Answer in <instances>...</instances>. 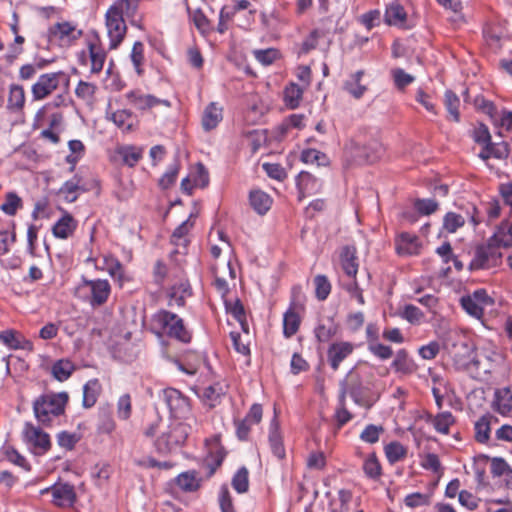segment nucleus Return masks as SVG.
I'll list each match as a JSON object with an SVG mask.
<instances>
[{
  "mask_svg": "<svg viewBox=\"0 0 512 512\" xmlns=\"http://www.w3.org/2000/svg\"><path fill=\"white\" fill-rule=\"evenodd\" d=\"M74 369L75 366L70 360L60 359L52 365L51 373L55 379L63 382L71 376Z\"/></svg>",
  "mask_w": 512,
  "mask_h": 512,
  "instance_id": "nucleus-41",
  "label": "nucleus"
},
{
  "mask_svg": "<svg viewBox=\"0 0 512 512\" xmlns=\"http://www.w3.org/2000/svg\"><path fill=\"white\" fill-rule=\"evenodd\" d=\"M493 407L501 415H507L512 411V392L509 388L498 389L495 392Z\"/></svg>",
  "mask_w": 512,
  "mask_h": 512,
  "instance_id": "nucleus-35",
  "label": "nucleus"
},
{
  "mask_svg": "<svg viewBox=\"0 0 512 512\" xmlns=\"http://www.w3.org/2000/svg\"><path fill=\"white\" fill-rule=\"evenodd\" d=\"M300 326V317L293 308H289L283 315V335L291 338Z\"/></svg>",
  "mask_w": 512,
  "mask_h": 512,
  "instance_id": "nucleus-40",
  "label": "nucleus"
},
{
  "mask_svg": "<svg viewBox=\"0 0 512 512\" xmlns=\"http://www.w3.org/2000/svg\"><path fill=\"white\" fill-rule=\"evenodd\" d=\"M352 351L353 345L350 342H335L331 344L327 351L331 368L336 371L341 362L347 358Z\"/></svg>",
  "mask_w": 512,
  "mask_h": 512,
  "instance_id": "nucleus-17",
  "label": "nucleus"
},
{
  "mask_svg": "<svg viewBox=\"0 0 512 512\" xmlns=\"http://www.w3.org/2000/svg\"><path fill=\"white\" fill-rule=\"evenodd\" d=\"M179 172V163L177 161H174L172 164L169 165L166 172L163 174V176L159 180V186L162 189H168L170 186H172L176 179Z\"/></svg>",
  "mask_w": 512,
  "mask_h": 512,
  "instance_id": "nucleus-57",
  "label": "nucleus"
},
{
  "mask_svg": "<svg viewBox=\"0 0 512 512\" xmlns=\"http://www.w3.org/2000/svg\"><path fill=\"white\" fill-rule=\"evenodd\" d=\"M352 418V414L346 408V387H342L339 394L338 406L335 411V419L338 424V427H342L343 425L348 423Z\"/></svg>",
  "mask_w": 512,
  "mask_h": 512,
  "instance_id": "nucleus-42",
  "label": "nucleus"
},
{
  "mask_svg": "<svg viewBox=\"0 0 512 512\" xmlns=\"http://www.w3.org/2000/svg\"><path fill=\"white\" fill-rule=\"evenodd\" d=\"M21 206V198L13 192L6 195L5 201L1 204V210L7 215H14Z\"/></svg>",
  "mask_w": 512,
  "mask_h": 512,
  "instance_id": "nucleus-59",
  "label": "nucleus"
},
{
  "mask_svg": "<svg viewBox=\"0 0 512 512\" xmlns=\"http://www.w3.org/2000/svg\"><path fill=\"white\" fill-rule=\"evenodd\" d=\"M207 446V458L206 463L210 467V474H213L217 467H219L224 460L225 452L220 446L218 436H214L206 441Z\"/></svg>",
  "mask_w": 512,
  "mask_h": 512,
  "instance_id": "nucleus-20",
  "label": "nucleus"
},
{
  "mask_svg": "<svg viewBox=\"0 0 512 512\" xmlns=\"http://www.w3.org/2000/svg\"><path fill=\"white\" fill-rule=\"evenodd\" d=\"M86 191L87 189L81 185V177L76 174L71 179L64 182L59 189V194L66 202L73 203L78 199L81 193Z\"/></svg>",
  "mask_w": 512,
  "mask_h": 512,
  "instance_id": "nucleus-21",
  "label": "nucleus"
},
{
  "mask_svg": "<svg viewBox=\"0 0 512 512\" xmlns=\"http://www.w3.org/2000/svg\"><path fill=\"white\" fill-rule=\"evenodd\" d=\"M67 401L66 392L42 395L33 403L34 415L40 423L49 424L54 417L64 413Z\"/></svg>",
  "mask_w": 512,
  "mask_h": 512,
  "instance_id": "nucleus-3",
  "label": "nucleus"
},
{
  "mask_svg": "<svg viewBox=\"0 0 512 512\" xmlns=\"http://www.w3.org/2000/svg\"><path fill=\"white\" fill-rule=\"evenodd\" d=\"M315 293L318 300H325L331 292V284L325 275H317L314 279Z\"/></svg>",
  "mask_w": 512,
  "mask_h": 512,
  "instance_id": "nucleus-55",
  "label": "nucleus"
},
{
  "mask_svg": "<svg viewBox=\"0 0 512 512\" xmlns=\"http://www.w3.org/2000/svg\"><path fill=\"white\" fill-rule=\"evenodd\" d=\"M176 485L184 492H194L201 485V478L195 470L180 473L175 478Z\"/></svg>",
  "mask_w": 512,
  "mask_h": 512,
  "instance_id": "nucleus-32",
  "label": "nucleus"
},
{
  "mask_svg": "<svg viewBox=\"0 0 512 512\" xmlns=\"http://www.w3.org/2000/svg\"><path fill=\"white\" fill-rule=\"evenodd\" d=\"M77 227V222L70 214L63 215L53 226L52 233L56 238L67 239Z\"/></svg>",
  "mask_w": 512,
  "mask_h": 512,
  "instance_id": "nucleus-28",
  "label": "nucleus"
},
{
  "mask_svg": "<svg viewBox=\"0 0 512 512\" xmlns=\"http://www.w3.org/2000/svg\"><path fill=\"white\" fill-rule=\"evenodd\" d=\"M106 119L113 122L122 132H131L134 129L133 113L129 109H118L115 111L107 109Z\"/></svg>",
  "mask_w": 512,
  "mask_h": 512,
  "instance_id": "nucleus-19",
  "label": "nucleus"
},
{
  "mask_svg": "<svg viewBox=\"0 0 512 512\" xmlns=\"http://www.w3.org/2000/svg\"><path fill=\"white\" fill-rule=\"evenodd\" d=\"M386 458L390 464H395L404 459L407 449L398 441H392L384 447Z\"/></svg>",
  "mask_w": 512,
  "mask_h": 512,
  "instance_id": "nucleus-43",
  "label": "nucleus"
},
{
  "mask_svg": "<svg viewBox=\"0 0 512 512\" xmlns=\"http://www.w3.org/2000/svg\"><path fill=\"white\" fill-rule=\"evenodd\" d=\"M196 427L197 425L191 421L172 420L167 429L156 439V450L166 454L182 446Z\"/></svg>",
  "mask_w": 512,
  "mask_h": 512,
  "instance_id": "nucleus-2",
  "label": "nucleus"
},
{
  "mask_svg": "<svg viewBox=\"0 0 512 512\" xmlns=\"http://www.w3.org/2000/svg\"><path fill=\"white\" fill-rule=\"evenodd\" d=\"M297 187L303 196L317 193L321 187L320 181L309 172L302 171L297 178Z\"/></svg>",
  "mask_w": 512,
  "mask_h": 512,
  "instance_id": "nucleus-33",
  "label": "nucleus"
},
{
  "mask_svg": "<svg viewBox=\"0 0 512 512\" xmlns=\"http://www.w3.org/2000/svg\"><path fill=\"white\" fill-rule=\"evenodd\" d=\"M301 160L307 164H317L318 166H325L329 163L327 156L316 149H305L301 153Z\"/></svg>",
  "mask_w": 512,
  "mask_h": 512,
  "instance_id": "nucleus-52",
  "label": "nucleus"
},
{
  "mask_svg": "<svg viewBox=\"0 0 512 512\" xmlns=\"http://www.w3.org/2000/svg\"><path fill=\"white\" fill-rule=\"evenodd\" d=\"M0 340L9 349L33 350V343L30 340L26 339L21 333L11 329L0 333Z\"/></svg>",
  "mask_w": 512,
  "mask_h": 512,
  "instance_id": "nucleus-18",
  "label": "nucleus"
},
{
  "mask_svg": "<svg viewBox=\"0 0 512 512\" xmlns=\"http://www.w3.org/2000/svg\"><path fill=\"white\" fill-rule=\"evenodd\" d=\"M25 91L21 85L12 84L9 87L7 110L11 113H20L25 105Z\"/></svg>",
  "mask_w": 512,
  "mask_h": 512,
  "instance_id": "nucleus-26",
  "label": "nucleus"
},
{
  "mask_svg": "<svg viewBox=\"0 0 512 512\" xmlns=\"http://www.w3.org/2000/svg\"><path fill=\"white\" fill-rule=\"evenodd\" d=\"M65 78L66 74L63 71L40 75L31 88L33 99L39 101L46 98L58 88L60 81Z\"/></svg>",
  "mask_w": 512,
  "mask_h": 512,
  "instance_id": "nucleus-12",
  "label": "nucleus"
},
{
  "mask_svg": "<svg viewBox=\"0 0 512 512\" xmlns=\"http://www.w3.org/2000/svg\"><path fill=\"white\" fill-rule=\"evenodd\" d=\"M223 120V107L218 102H210L203 111L201 125L205 132L214 130Z\"/></svg>",
  "mask_w": 512,
  "mask_h": 512,
  "instance_id": "nucleus-15",
  "label": "nucleus"
},
{
  "mask_svg": "<svg viewBox=\"0 0 512 512\" xmlns=\"http://www.w3.org/2000/svg\"><path fill=\"white\" fill-rule=\"evenodd\" d=\"M107 58L106 50L98 41H88L87 51L83 50L78 54V60L81 65L90 62V72L99 74L104 67Z\"/></svg>",
  "mask_w": 512,
  "mask_h": 512,
  "instance_id": "nucleus-10",
  "label": "nucleus"
},
{
  "mask_svg": "<svg viewBox=\"0 0 512 512\" xmlns=\"http://www.w3.org/2000/svg\"><path fill=\"white\" fill-rule=\"evenodd\" d=\"M420 465L423 469L433 473H440L442 471L440 459L435 453H427L421 456Z\"/></svg>",
  "mask_w": 512,
  "mask_h": 512,
  "instance_id": "nucleus-58",
  "label": "nucleus"
},
{
  "mask_svg": "<svg viewBox=\"0 0 512 512\" xmlns=\"http://www.w3.org/2000/svg\"><path fill=\"white\" fill-rule=\"evenodd\" d=\"M225 393L226 387L223 384L217 382L205 387L202 391L201 397L203 401L212 408L220 402L221 397L225 395Z\"/></svg>",
  "mask_w": 512,
  "mask_h": 512,
  "instance_id": "nucleus-37",
  "label": "nucleus"
},
{
  "mask_svg": "<svg viewBox=\"0 0 512 512\" xmlns=\"http://www.w3.org/2000/svg\"><path fill=\"white\" fill-rule=\"evenodd\" d=\"M131 61L138 75L142 74L141 65L144 60V45L140 41H136L133 44L132 51L130 54Z\"/></svg>",
  "mask_w": 512,
  "mask_h": 512,
  "instance_id": "nucleus-61",
  "label": "nucleus"
},
{
  "mask_svg": "<svg viewBox=\"0 0 512 512\" xmlns=\"http://www.w3.org/2000/svg\"><path fill=\"white\" fill-rule=\"evenodd\" d=\"M105 19L109 37V48L116 49L123 41L127 30L124 16L115 11V9L109 8L105 14Z\"/></svg>",
  "mask_w": 512,
  "mask_h": 512,
  "instance_id": "nucleus-11",
  "label": "nucleus"
},
{
  "mask_svg": "<svg viewBox=\"0 0 512 512\" xmlns=\"http://www.w3.org/2000/svg\"><path fill=\"white\" fill-rule=\"evenodd\" d=\"M125 99L128 105L140 112H146L158 105H163L167 108L171 106L169 100L157 98L154 95L145 93L141 89L128 91L125 94Z\"/></svg>",
  "mask_w": 512,
  "mask_h": 512,
  "instance_id": "nucleus-9",
  "label": "nucleus"
},
{
  "mask_svg": "<svg viewBox=\"0 0 512 512\" xmlns=\"http://www.w3.org/2000/svg\"><path fill=\"white\" fill-rule=\"evenodd\" d=\"M52 504L59 508H71L77 501L75 487L68 482H57L51 485Z\"/></svg>",
  "mask_w": 512,
  "mask_h": 512,
  "instance_id": "nucleus-13",
  "label": "nucleus"
},
{
  "mask_svg": "<svg viewBox=\"0 0 512 512\" xmlns=\"http://www.w3.org/2000/svg\"><path fill=\"white\" fill-rule=\"evenodd\" d=\"M489 240L498 248L512 247V224L508 220L502 221Z\"/></svg>",
  "mask_w": 512,
  "mask_h": 512,
  "instance_id": "nucleus-23",
  "label": "nucleus"
},
{
  "mask_svg": "<svg viewBox=\"0 0 512 512\" xmlns=\"http://www.w3.org/2000/svg\"><path fill=\"white\" fill-rule=\"evenodd\" d=\"M502 253L499 248L488 240L486 245L479 246L470 262V269H491L499 266L502 261Z\"/></svg>",
  "mask_w": 512,
  "mask_h": 512,
  "instance_id": "nucleus-7",
  "label": "nucleus"
},
{
  "mask_svg": "<svg viewBox=\"0 0 512 512\" xmlns=\"http://www.w3.org/2000/svg\"><path fill=\"white\" fill-rule=\"evenodd\" d=\"M116 152L121 157L123 164L134 167L142 158L143 148L134 145H123L119 146Z\"/></svg>",
  "mask_w": 512,
  "mask_h": 512,
  "instance_id": "nucleus-36",
  "label": "nucleus"
},
{
  "mask_svg": "<svg viewBox=\"0 0 512 512\" xmlns=\"http://www.w3.org/2000/svg\"><path fill=\"white\" fill-rule=\"evenodd\" d=\"M384 428L381 425L368 424L365 426L363 431L360 433V440L364 443L375 444L379 441L381 434H383Z\"/></svg>",
  "mask_w": 512,
  "mask_h": 512,
  "instance_id": "nucleus-51",
  "label": "nucleus"
},
{
  "mask_svg": "<svg viewBox=\"0 0 512 512\" xmlns=\"http://www.w3.org/2000/svg\"><path fill=\"white\" fill-rule=\"evenodd\" d=\"M22 435L24 442L33 454L44 455L49 451L51 447L50 436L40 427L26 422L22 431Z\"/></svg>",
  "mask_w": 512,
  "mask_h": 512,
  "instance_id": "nucleus-6",
  "label": "nucleus"
},
{
  "mask_svg": "<svg viewBox=\"0 0 512 512\" xmlns=\"http://www.w3.org/2000/svg\"><path fill=\"white\" fill-rule=\"evenodd\" d=\"M391 367L395 370V372L402 375L412 374L416 370V364L409 357L405 349H400L397 351L395 358L391 363Z\"/></svg>",
  "mask_w": 512,
  "mask_h": 512,
  "instance_id": "nucleus-30",
  "label": "nucleus"
},
{
  "mask_svg": "<svg viewBox=\"0 0 512 512\" xmlns=\"http://www.w3.org/2000/svg\"><path fill=\"white\" fill-rule=\"evenodd\" d=\"M363 471L368 478L373 480L381 476L382 468L375 453H371L367 456L363 463Z\"/></svg>",
  "mask_w": 512,
  "mask_h": 512,
  "instance_id": "nucleus-50",
  "label": "nucleus"
},
{
  "mask_svg": "<svg viewBox=\"0 0 512 512\" xmlns=\"http://www.w3.org/2000/svg\"><path fill=\"white\" fill-rule=\"evenodd\" d=\"M363 75L364 71L358 70L351 74L349 79H347L343 84L344 90L347 91L355 99H360L367 90V87L361 84Z\"/></svg>",
  "mask_w": 512,
  "mask_h": 512,
  "instance_id": "nucleus-34",
  "label": "nucleus"
},
{
  "mask_svg": "<svg viewBox=\"0 0 512 512\" xmlns=\"http://www.w3.org/2000/svg\"><path fill=\"white\" fill-rule=\"evenodd\" d=\"M232 486L238 493H245L249 487L248 470L241 467L232 478Z\"/></svg>",
  "mask_w": 512,
  "mask_h": 512,
  "instance_id": "nucleus-56",
  "label": "nucleus"
},
{
  "mask_svg": "<svg viewBox=\"0 0 512 512\" xmlns=\"http://www.w3.org/2000/svg\"><path fill=\"white\" fill-rule=\"evenodd\" d=\"M455 422L454 416L451 412L445 411L437 414L433 421L434 429L441 434H448L450 430V426Z\"/></svg>",
  "mask_w": 512,
  "mask_h": 512,
  "instance_id": "nucleus-47",
  "label": "nucleus"
},
{
  "mask_svg": "<svg viewBox=\"0 0 512 512\" xmlns=\"http://www.w3.org/2000/svg\"><path fill=\"white\" fill-rule=\"evenodd\" d=\"M399 315L413 325L421 323L424 318V313L417 306L412 304H406Z\"/></svg>",
  "mask_w": 512,
  "mask_h": 512,
  "instance_id": "nucleus-53",
  "label": "nucleus"
},
{
  "mask_svg": "<svg viewBox=\"0 0 512 512\" xmlns=\"http://www.w3.org/2000/svg\"><path fill=\"white\" fill-rule=\"evenodd\" d=\"M268 441L273 455L278 459H283L285 457V448L276 417H274L270 422Z\"/></svg>",
  "mask_w": 512,
  "mask_h": 512,
  "instance_id": "nucleus-22",
  "label": "nucleus"
},
{
  "mask_svg": "<svg viewBox=\"0 0 512 512\" xmlns=\"http://www.w3.org/2000/svg\"><path fill=\"white\" fill-rule=\"evenodd\" d=\"M415 210L424 216L431 215L438 209V203L434 199H416L414 201Z\"/></svg>",
  "mask_w": 512,
  "mask_h": 512,
  "instance_id": "nucleus-62",
  "label": "nucleus"
},
{
  "mask_svg": "<svg viewBox=\"0 0 512 512\" xmlns=\"http://www.w3.org/2000/svg\"><path fill=\"white\" fill-rule=\"evenodd\" d=\"M83 34L76 24L61 21L50 26L48 35L50 41L57 42L61 47L72 46Z\"/></svg>",
  "mask_w": 512,
  "mask_h": 512,
  "instance_id": "nucleus-8",
  "label": "nucleus"
},
{
  "mask_svg": "<svg viewBox=\"0 0 512 512\" xmlns=\"http://www.w3.org/2000/svg\"><path fill=\"white\" fill-rule=\"evenodd\" d=\"M462 309L472 318L483 321L484 311L487 307L491 306L494 301L488 295L484 288L474 290L472 293L463 295L460 300Z\"/></svg>",
  "mask_w": 512,
  "mask_h": 512,
  "instance_id": "nucleus-5",
  "label": "nucleus"
},
{
  "mask_svg": "<svg viewBox=\"0 0 512 512\" xmlns=\"http://www.w3.org/2000/svg\"><path fill=\"white\" fill-rule=\"evenodd\" d=\"M302 95L303 89L299 85L291 83L289 86L286 87L284 91V99L286 105L289 106L291 109L297 108L302 99Z\"/></svg>",
  "mask_w": 512,
  "mask_h": 512,
  "instance_id": "nucleus-48",
  "label": "nucleus"
},
{
  "mask_svg": "<svg viewBox=\"0 0 512 512\" xmlns=\"http://www.w3.org/2000/svg\"><path fill=\"white\" fill-rule=\"evenodd\" d=\"M483 109L484 111L494 119L496 124H499L505 130L512 132V111H508L503 109L500 112L499 117H496V107L490 101H483Z\"/></svg>",
  "mask_w": 512,
  "mask_h": 512,
  "instance_id": "nucleus-29",
  "label": "nucleus"
},
{
  "mask_svg": "<svg viewBox=\"0 0 512 512\" xmlns=\"http://www.w3.org/2000/svg\"><path fill=\"white\" fill-rule=\"evenodd\" d=\"M249 201L251 207L260 215H264L272 204L270 196L261 190L251 191Z\"/></svg>",
  "mask_w": 512,
  "mask_h": 512,
  "instance_id": "nucleus-38",
  "label": "nucleus"
},
{
  "mask_svg": "<svg viewBox=\"0 0 512 512\" xmlns=\"http://www.w3.org/2000/svg\"><path fill=\"white\" fill-rule=\"evenodd\" d=\"M91 290L92 306H99L105 303L110 294V285L107 280H91L88 282Z\"/></svg>",
  "mask_w": 512,
  "mask_h": 512,
  "instance_id": "nucleus-25",
  "label": "nucleus"
},
{
  "mask_svg": "<svg viewBox=\"0 0 512 512\" xmlns=\"http://www.w3.org/2000/svg\"><path fill=\"white\" fill-rule=\"evenodd\" d=\"M385 23L390 26L408 29L411 25L407 21V13L404 7L397 1L391 2L387 5L384 14Z\"/></svg>",
  "mask_w": 512,
  "mask_h": 512,
  "instance_id": "nucleus-14",
  "label": "nucleus"
},
{
  "mask_svg": "<svg viewBox=\"0 0 512 512\" xmlns=\"http://www.w3.org/2000/svg\"><path fill=\"white\" fill-rule=\"evenodd\" d=\"M190 294V286L187 282L175 284L168 292V305L171 307H182Z\"/></svg>",
  "mask_w": 512,
  "mask_h": 512,
  "instance_id": "nucleus-31",
  "label": "nucleus"
},
{
  "mask_svg": "<svg viewBox=\"0 0 512 512\" xmlns=\"http://www.w3.org/2000/svg\"><path fill=\"white\" fill-rule=\"evenodd\" d=\"M444 105L449 115L455 122L460 121V99L459 97L451 90H446L444 94Z\"/></svg>",
  "mask_w": 512,
  "mask_h": 512,
  "instance_id": "nucleus-46",
  "label": "nucleus"
},
{
  "mask_svg": "<svg viewBox=\"0 0 512 512\" xmlns=\"http://www.w3.org/2000/svg\"><path fill=\"white\" fill-rule=\"evenodd\" d=\"M366 153H364V161L373 162L380 158L384 152L382 143L377 140H371L365 145Z\"/></svg>",
  "mask_w": 512,
  "mask_h": 512,
  "instance_id": "nucleus-63",
  "label": "nucleus"
},
{
  "mask_svg": "<svg viewBox=\"0 0 512 512\" xmlns=\"http://www.w3.org/2000/svg\"><path fill=\"white\" fill-rule=\"evenodd\" d=\"M163 400L174 420L191 421L198 425L197 419L191 415L189 398L175 388L163 390Z\"/></svg>",
  "mask_w": 512,
  "mask_h": 512,
  "instance_id": "nucleus-4",
  "label": "nucleus"
},
{
  "mask_svg": "<svg viewBox=\"0 0 512 512\" xmlns=\"http://www.w3.org/2000/svg\"><path fill=\"white\" fill-rule=\"evenodd\" d=\"M252 54L263 66L271 65L280 57V52L276 48L255 49Z\"/></svg>",
  "mask_w": 512,
  "mask_h": 512,
  "instance_id": "nucleus-49",
  "label": "nucleus"
},
{
  "mask_svg": "<svg viewBox=\"0 0 512 512\" xmlns=\"http://www.w3.org/2000/svg\"><path fill=\"white\" fill-rule=\"evenodd\" d=\"M139 6V0H117L110 9H115L126 18H134Z\"/></svg>",
  "mask_w": 512,
  "mask_h": 512,
  "instance_id": "nucleus-45",
  "label": "nucleus"
},
{
  "mask_svg": "<svg viewBox=\"0 0 512 512\" xmlns=\"http://www.w3.org/2000/svg\"><path fill=\"white\" fill-rule=\"evenodd\" d=\"M341 267L344 273L353 279L358 272V263L355 255V249L351 246H345L340 254Z\"/></svg>",
  "mask_w": 512,
  "mask_h": 512,
  "instance_id": "nucleus-27",
  "label": "nucleus"
},
{
  "mask_svg": "<svg viewBox=\"0 0 512 512\" xmlns=\"http://www.w3.org/2000/svg\"><path fill=\"white\" fill-rule=\"evenodd\" d=\"M151 330L159 338L167 336L184 344L189 343L192 339V334L186 328L183 319L164 309L152 315Z\"/></svg>",
  "mask_w": 512,
  "mask_h": 512,
  "instance_id": "nucleus-1",
  "label": "nucleus"
},
{
  "mask_svg": "<svg viewBox=\"0 0 512 512\" xmlns=\"http://www.w3.org/2000/svg\"><path fill=\"white\" fill-rule=\"evenodd\" d=\"M337 332V327L333 323L318 324L314 330L315 337L319 342H327Z\"/></svg>",
  "mask_w": 512,
  "mask_h": 512,
  "instance_id": "nucleus-60",
  "label": "nucleus"
},
{
  "mask_svg": "<svg viewBox=\"0 0 512 512\" xmlns=\"http://www.w3.org/2000/svg\"><path fill=\"white\" fill-rule=\"evenodd\" d=\"M420 249V239L414 234L403 232L396 239V251L401 256L417 255Z\"/></svg>",
  "mask_w": 512,
  "mask_h": 512,
  "instance_id": "nucleus-16",
  "label": "nucleus"
},
{
  "mask_svg": "<svg viewBox=\"0 0 512 512\" xmlns=\"http://www.w3.org/2000/svg\"><path fill=\"white\" fill-rule=\"evenodd\" d=\"M194 215L191 213L188 219L183 221L172 233L171 235V242L175 246H186L187 239L186 236L189 233L190 229L193 227V222H191V218Z\"/></svg>",
  "mask_w": 512,
  "mask_h": 512,
  "instance_id": "nucleus-44",
  "label": "nucleus"
},
{
  "mask_svg": "<svg viewBox=\"0 0 512 512\" xmlns=\"http://www.w3.org/2000/svg\"><path fill=\"white\" fill-rule=\"evenodd\" d=\"M344 149L345 153L351 159L359 162L364 161V153H366L365 146L351 140L348 143H345Z\"/></svg>",
  "mask_w": 512,
  "mask_h": 512,
  "instance_id": "nucleus-64",
  "label": "nucleus"
},
{
  "mask_svg": "<svg viewBox=\"0 0 512 512\" xmlns=\"http://www.w3.org/2000/svg\"><path fill=\"white\" fill-rule=\"evenodd\" d=\"M101 391L98 379H91L83 386V406L91 408L97 402Z\"/></svg>",
  "mask_w": 512,
  "mask_h": 512,
  "instance_id": "nucleus-39",
  "label": "nucleus"
},
{
  "mask_svg": "<svg viewBox=\"0 0 512 512\" xmlns=\"http://www.w3.org/2000/svg\"><path fill=\"white\" fill-rule=\"evenodd\" d=\"M498 419L487 413L481 416L474 425L475 439L479 443H487L490 439L491 426L497 423Z\"/></svg>",
  "mask_w": 512,
  "mask_h": 512,
  "instance_id": "nucleus-24",
  "label": "nucleus"
},
{
  "mask_svg": "<svg viewBox=\"0 0 512 512\" xmlns=\"http://www.w3.org/2000/svg\"><path fill=\"white\" fill-rule=\"evenodd\" d=\"M465 217L454 213L448 212L443 218V227L449 233H454L465 224Z\"/></svg>",
  "mask_w": 512,
  "mask_h": 512,
  "instance_id": "nucleus-54",
  "label": "nucleus"
}]
</instances>
